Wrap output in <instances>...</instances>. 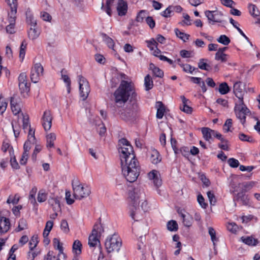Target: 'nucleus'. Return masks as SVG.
Returning a JSON list of instances; mask_svg holds the SVG:
<instances>
[{"label":"nucleus","instance_id":"2f4dec72","mask_svg":"<svg viewBox=\"0 0 260 260\" xmlns=\"http://www.w3.org/2000/svg\"><path fill=\"white\" fill-rule=\"evenodd\" d=\"M66 73V71H64V70H62L61 71V79L63 80V82L67 84V92L69 94L71 92V82L69 77L67 75L65 74Z\"/></svg>","mask_w":260,"mask_h":260},{"label":"nucleus","instance_id":"338daca9","mask_svg":"<svg viewBox=\"0 0 260 260\" xmlns=\"http://www.w3.org/2000/svg\"><path fill=\"white\" fill-rule=\"evenodd\" d=\"M152 71L154 75L156 77L162 78L164 76V72L162 71L157 67H154L152 69Z\"/></svg>","mask_w":260,"mask_h":260},{"label":"nucleus","instance_id":"9d476101","mask_svg":"<svg viewBox=\"0 0 260 260\" xmlns=\"http://www.w3.org/2000/svg\"><path fill=\"white\" fill-rule=\"evenodd\" d=\"M80 96L85 100L90 92V87L88 81L82 76H78Z\"/></svg>","mask_w":260,"mask_h":260},{"label":"nucleus","instance_id":"e433bc0d","mask_svg":"<svg viewBox=\"0 0 260 260\" xmlns=\"http://www.w3.org/2000/svg\"><path fill=\"white\" fill-rule=\"evenodd\" d=\"M144 85L146 90L148 91L153 87V82L149 75H147L144 78Z\"/></svg>","mask_w":260,"mask_h":260},{"label":"nucleus","instance_id":"09e8293b","mask_svg":"<svg viewBox=\"0 0 260 260\" xmlns=\"http://www.w3.org/2000/svg\"><path fill=\"white\" fill-rule=\"evenodd\" d=\"M217 41L223 44V45H228L230 44L231 41L229 37H228L226 35H221L217 39Z\"/></svg>","mask_w":260,"mask_h":260},{"label":"nucleus","instance_id":"c756f323","mask_svg":"<svg viewBox=\"0 0 260 260\" xmlns=\"http://www.w3.org/2000/svg\"><path fill=\"white\" fill-rule=\"evenodd\" d=\"M150 160L153 164H157L161 160L159 152L155 149L151 150L150 154Z\"/></svg>","mask_w":260,"mask_h":260},{"label":"nucleus","instance_id":"69168bd1","mask_svg":"<svg viewBox=\"0 0 260 260\" xmlns=\"http://www.w3.org/2000/svg\"><path fill=\"white\" fill-rule=\"evenodd\" d=\"M197 201L202 208L206 209L207 207L208 204L205 202L203 196H198Z\"/></svg>","mask_w":260,"mask_h":260},{"label":"nucleus","instance_id":"4468645a","mask_svg":"<svg viewBox=\"0 0 260 260\" xmlns=\"http://www.w3.org/2000/svg\"><path fill=\"white\" fill-rule=\"evenodd\" d=\"M35 131L30 130L29 133H28L27 135V140L25 142L23 149L24 151L26 152L27 153L29 152V150L30 149L31 146L32 145L36 144V139L35 136Z\"/></svg>","mask_w":260,"mask_h":260},{"label":"nucleus","instance_id":"9b49d317","mask_svg":"<svg viewBox=\"0 0 260 260\" xmlns=\"http://www.w3.org/2000/svg\"><path fill=\"white\" fill-rule=\"evenodd\" d=\"M44 69L40 63H36L32 67L30 72V79L34 83H37L40 76L43 74Z\"/></svg>","mask_w":260,"mask_h":260},{"label":"nucleus","instance_id":"dca6fc26","mask_svg":"<svg viewBox=\"0 0 260 260\" xmlns=\"http://www.w3.org/2000/svg\"><path fill=\"white\" fill-rule=\"evenodd\" d=\"M10 105L13 113L16 115L21 112V103L19 99L15 96L11 97Z\"/></svg>","mask_w":260,"mask_h":260},{"label":"nucleus","instance_id":"f03ea898","mask_svg":"<svg viewBox=\"0 0 260 260\" xmlns=\"http://www.w3.org/2000/svg\"><path fill=\"white\" fill-rule=\"evenodd\" d=\"M127 200L128 202L129 215L135 221L140 220L143 213L150 209L147 200L143 196H129Z\"/></svg>","mask_w":260,"mask_h":260},{"label":"nucleus","instance_id":"20e7f679","mask_svg":"<svg viewBox=\"0 0 260 260\" xmlns=\"http://www.w3.org/2000/svg\"><path fill=\"white\" fill-rule=\"evenodd\" d=\"M119 152L120 153L121 164L137 160L134 154L133 147L128 141L125 139H121L119 140Z\"/></svg>","mask_w":260,"mask_h":260},{"label":"nucleus","instance_id":"c9c22d12","mask_svg":"<svg viewBox=\"0 0 260 260\" xmlns=\"http://www.w3.org/2000/svg\"><path fill=\"white\" fill-rule=\"evenodd\" d=\"M249 12L253 17H257L260 15V12L258 8L252 4H249L248 7Z\"/></svg>","mask_w":260,"mask_h":260},{"label":"nucleus","instance_id":"6e6552de","mask_svg":"<svg viewBox=\"0 0 260 260\" xmlns=\"http://www.w3.org/2000/svg\"><path fill=\"white\" fill-rule=\"evenodd\" d=\"M104 232V228L101 223L94 225L91 234L88 237V245L90 247H94L97 245H100V237Z\"/></svg>","mask_w":260,"mask_h":260},{"label":"nucleus","instance_id":"603ef678","mask_svg":"<svg viewBox=\"0 0 260 260\" xmlns=\"http://www.w3.org/2000/svg\"><path fill=\"white\" fill-rule=\"evenodd\" d=\"M208 233L211 237V239L213 243V245H215V242L218 241V239L216 237V231L213 228L209 227Z\"/></svg>","mask_w":260,"mask_h":260},{"label":"nucleus","instance_id":"ea45409f","mask_svg":"<svg viewBox=\"0 0 260 260\" xmlns=\"http://www.w3.org/2000/svg\"><path fill=\"white\" fill-rule=\"evenodd\" d=\"M82 244L81 242L76 240L74 241L73 245V250L77 254H80L81 253Z\"/></svg>","mask_w":260,"mask_h":260},{"label":"nucleus","instance_id":"ddd939ff","mask_svg":"<svg viewBox=\"0 0 260 260\" xmlns=\"http://www.w3.org/2000/svg\"><path fill=\"white\" fill-rule=\"evenodd\" d=\"M233 92L235 96L238 99V101H244L243 96L245 91L244 86L241 82H237L234 84Z\"/></svg>","mask_w":260,"mask_h":260},{"label":"nucleus","instance_id":"4be33fe9","mask_svg":"<svg viewBox=\"0 0 260 260\" xmlns=\"http://www.w3.org/2000/svg\"><path fill=\"white\" fill-rule=\"evenodd\" d=\"M152 255L154 260H167L166 252L162 250L152 251Z\"/></svg>","mask_w":260,"mask_h":260},{"label":"nucleus","instance_id":"a19ab883","mask_svg":"<svg viewBox=\"0 0 260 260\" xmlns=\"http://www.w3.org/2000/svg\"><path fill=\"white\" fill-rule=\"evenodd\" d=\"M228 55L225 53H220L216 52L215 55V59L221 62H225L228 61Z\"/></svg>","mask_w":260,"mask_h":260},{"label":"nucleus","instance_id":"c03bdc74","mask_svg":"<svg viewBox=\"0 0 260 260\" xmlns=\"http://www.w3.org/2000/svg\"><path fill=\"white\" fill-rule=\"evenodd\" d=\"M175 32L176 36L183 42H186L190 37L189 35L180 31L178 28L175 29Z\"/></svg>","mask_w":260,"mask_h":260},{"label":"nucleus","instance_id":"de8ad7c7","mask_svg":"<svg viewBox=\"0 0 260 260\" xmlns=\"http://www.w3.org/2000/svg\"><path fill=\"white\" fill-rule=\"evenodd\" d=\"M84 196H66L65 199L68 205H72L75 200H81Z\"/></svg>","mask_w":260,"mask_h":260},{"label":"nucleus","instance_id":"5701e85b","mask_svg":"<svg viewBox=\"0 0 260 260\" xmlns=\"http://www.w3.org/2000/svg\"><path fill=\"white\" fill-rule=\"evenodd\" d=\"M117 10L119 16L125 15L127 12V6L126 2L123 0H119Z\"/></svg>","mask_w":260,"mask_h":260},{"label":"nucleus","instance_id":"39448f33","mask_svg":"<svg viewBox=\"0 0 260 260\" xmlns=\"http://www.w3.org/2000/svg\"><path fill=\"white\" fill-rule=\"evenodd\" d=\"M122 245V241L120 237L116 234L107 238L105 246L108 253L118 252Z\"/></svg>","mask_w":260,"mask_h":260},{"label":"nucleus","instance_id":"a211bd4d","mask_svg":"<svg viewBox=\"0 0 260 260\" xmlns=\"http://www.w3.org/2000/svg\"><path fill=\"white\" fill-rule=\"evenodd\" d=\"M178 213L181 216L182 222L185 226L189 227L192 224V218L189 214H186L185 211L182 209H178Z\"/></svg>","mask_w":260,"mask_h":260},{"label":"nucleus","instance_id":"1a4fd4ad","mask_svg":"<svg viewBox=\"0 0 260 260\" xmlns=\"http://www.w3.org/2000/svg\"><path fill=\"white\" fill-rule=\"evenodd\" d=\"M74 191L73 195H89L91 193L90 187L85 184H81L77 178H74L72 182Z\"/></svg>","mask_w":260,"mask_h":260},{"label":"nucleus","instance_id":"13d9d810","mask_svg":"<svg viewBox=\"0 0 260 260\" xmlns=\"http://www.w3.org/2000/svg\"><path fill=\"white\" fill-rule=\"evenodd\" d=\"M103 39L105 42L107 44V45L110 48H113L114 46V43L113 40L111 38H109L106 35H104Z\"/></svg>","mask_w":260,"mask_h":260},{"label":"nucleus","instance_id":"c85d7f7f","mask_svg":"<svg viewBox=\"0 0 260 260\" xmlns=\"http://www.w3.org/2000/svg\"><path fill=\"white\" fill-rule=\"evenodd\" d=\"M19 88L21 94L24 97H25L27 95L29 91L30 83L29 82L19 83Z\"/></svg>","mask_w":260,"mask_h":260},{"label":"nucleus","instance_id":"b1692460","mask_svg":"<svg viewBox=\"0 0 260 260\" xmlns=\"http://www.w3.org/2000/svg\"><path fill=\"white\" fill-rule=\"evenodd\" d=\"M202 133L204 138L208 141L212 139V137L215 136V131L210 129L208 127H203Z\"/></svg>","mask_w":260,"mask_h":260},{"label":"nucleus","instance_id":"f3484780","mask_svg":"<svg viewBox=\"0 0 260 260\" xmlns=\"http://www.w3.org/2000/svg\"><path fill=\"white\" fill-rule=\"evenodd\" d=\"M146 42L147 44L148 47L152 51V53L154 56L158 57L160 55L161 51L158 49V43L154 39L152 38L150 40L146 41Z\"/></svg>","mask_w":260,"mask_h":260},{"label":"nucleus","instance_id":"2eb2a0df","mask_svg":"<svg viewBox=\"0 0 260 260\" xmlns=\"http://www.w3.org/2000/svg\"><path fill=\"white\" fill-rule=\"evenodd\" d=\"M42 125L45 131L49 130L52 125V117L50 111H44L42 118Z\"/></svg>","mask_w":260,"mask_h":260},{"label":"nucleus","instance_id":"a878e982","mask_svg":"<svg viewBox=\"0 0 260 260\" xmlns=\"http://www.w3.org/2000/svg\"><path fill=\"white\" fill-rule=\"evenodd\" d=\"M40 32L38 27H30L28 30L27 35L29 39L35 40L40 36Z\"/></svg>","mask_w":260,"mask_h":260},{"label":"nucleus","instance_id":"49530a36","mask_svg":"<svg viewBox=\"0 0 260 260\" xmlns=\"http://www.w3.org/2000/svg\"><path fill=\"white\" fill-rule=\"evenodd\" d=\"M114 0H107L106 1V7L104 8V4L102 3V9L105 10L107 14L109 16L111 15V6L113 3Z\"/></svg>","mask_w":260,"mask_h":260},{"label":"nucleus","instance_id":"7ed1b4c3","mask_svg":"<svg viewBox=\"0 0 260 260\" xmlns=\"http://www.w3.org/2000/svg\"><path fill=\"white\" fill-rule=\"evenodd\" d=\"M122 172L127 181L129 182L135 181L140 174V166L137 160L121 164Z\"/></svg>","mask_w":260,"mask_h":260},{"label":"nucleus","instance_id":"7c9ffc66","mask_svg":"<svg viewBox=\"0 0 260 260\" xmlns=\"http://www.w3.org/2000/svg\"><path fill=\"white\" fill-rule=\"evenodd\" d=\"M47 144L48 149H50L54 146V142L56 140V135L54 133H50L46 136Z\"/></svg>","mask_w":260,"mask_h":260},{"label":"nucleus","instance_id":"bf43d9fd","mask_svg":"<svg viewBox=\"0 0 260 260\" xmlns=\"http://www.w3.org/2000/svg\"><path fill=\"white\" fill-rule=\"evenodd\" d=\"M232 126V119L231 118L228 119L223 125V131L225 133L230 132V128Z\"/></svg>","mask_w":260,"mask_h":260},{"label":"nucleus","instance_id":"cd10ccee","mask_svg":"<svg viewBox=\"0 0 260 260\" xmlns=\"http://www.w3.org/2000/svg\"><path fill=\"white\" fill-rule=\"evenodd\" d=\"M157 108L156 117L158 119H161L165 112V107L161 102H157L156 104Z\"/></svg>","mask_w":260,"mask_h":260},{"label":"nucleus","instance_id":"37998d69","mask_svg":"<svg viewBox=\"0 0 260 260\" xmlns=\"http://www.w3.org/2000/svg\"><path fill=\"white\" fill-rule=\"evenodd\" d=\"M218 91L221 94H225L230 91V87L226 82H223L219 85Z\"/></svg>","mask_w":260,"mask_h":260},{"label":"nucleus","instance_id":"3c124183","mask_svg":"<svg viewBox=\"0 0 260 260\" xmlns=\"http://www.w3.org/2000/svg\"><path fill=\"white\" fill-rule=\"evenodd\" d=\"M8 103L6 100L0 97V114H3L6 111Z\"/></svg>","mask_w":260,"mask_h":260},{"label":"nucleus","instance_id":"8fccbe9b","mask_svg":"<svg viewBox=\"0 0 260 260\" xmlns=\"http://www.w3.org/2000/svg\"><path fill=\"white\" fill-rule=\"evenodd\" d=\"M27 226V221L26 219L24 218H21L19 220L18 222V228L16 230L17 232H20L24 229H26Z\"/></svg>","mask_w":260,"mask_h":260},{"label":"nucleus","instance_id":"0eeeda50","mask_svg":"<svg viewBox=\"0 0 260 260\" xmlns=\"http://www.w3.org/2000/svg\"><path fill=\"white\" fill-rule=\"evenodd\" d=\"M234 112L236 117L240 120L242 125L246 122V116L250 113V111L244 104V101H237L235 103Z\"/></svg>","mask_w":260,"mask_h":260},{"label":"nucleus","instance_id":"6ab92c4d","mask_svg":"<svg viewBox=\"0 0 260 260\" xmlns=\"http://www.w3.org/2000/svg\"><path fill=\"white\" fill-rule=\"evenodd\" d=\"M10 228V220L5 217H0V233H7Z\"/></svg>","mask_w":260,"mask_h":260},{"label":"nucleus","instance_id":"393cba45","mask_svg":"<svg viewBox=\"0 0 260 260\" xmlns=\"http://www.w3.org/2000/svg\"><path fill=\"white\" fill-rule=\"evenodd\" d=\"M234 201L236 204H239L245 206L251 205L250 199L248 198V196H236L234 198Z\"/></svg>","mask_w":260,"mask_h":260},{"label":"nucleus","instance_id":"79ce46f5","mask_svg":"<svg viewBox=\"0 0 260 260\" xmlns=\"http://www.w3.org/2000/svg\"><path fill=\"white\" fill-rule=\"evenodd\" d=\"M49 204L53 207V210L56 208L55 206H57V208H60V204L59 200L55 196H52L48 199Z\"/></svg>","mask_w":260,"mask_h":260},{"label":"nucleus","instance_id":"864d4df0","mask_svg":"<svg viewBox=\"0 0 260 260\" xmlns=\"http://www.w3.org/2000/svg\"><path fill=\"white\" fill-rule=\"evenodd\" d=\"M12 125L14 134V136L16 138L19 136L20 130V124L18 123L17 122H14V121L12 122Z\"/></svg>","mask_w":260,"mask_h":260},{"label":"nucleus","instance_id":"4d7b16f0","mask_svg":"<svg viewBox=\"0 0 260 260\" xmlns=\"http://www.w3.org/2000/svg\"><path fill=\"white\" fill-rule=\"evenodd\" d=\"M53 243L54 248L59 250V254L63 253V247L60 243L59 240L57 238H54Z\"/></svg>","mask_w":260,"mask_h":260},{"label":"nucleus","instance_id":"680f3d73","mask_svg":"<svg viewBox=\"0 0 260 260\" xmlns=\"http://www.w3.org/2000/svg\"><path fill=\"white\" fill-rule=\"evenodd\" d=\"M227 229L229 231L235 233L237 231L238 228V225L235 223L231 222L229 223L227 225Z\"/></svg>","mask_w":260,"mask_h":260},{"label":"nucleus","instance_id":"aec40b11","mask_svg":"<svg viewBox=\"0 0 260 260\" xmlns=\"http://www.w3.org/2000/svg\"><path fill=\"white\" fill-rule=\"evenodd\" d=\"M148 177L150 180H153L154 184L159 186L161 184V180L159 177V173L156 170H152L148 173Z\"/></svg>","mask_w":260,"mask_h":260},{"label":"nucleus","instance_id":"58836bf2","mask_svg":"<svg viewBox=\"0 0 260 260\" xmlns=\"http://www.w3.org/2000/svg\"><path fill=\"white\" fill-rule=\"evenodd\" d=\"M183 71L192 74L193 71H198V69L191 66L188 64H179Z\"/></svg>","mask_w":260,"mask_h":260},{"label":"nucleus","instance_id":"6e6d98bb","mask_svg":"<svg viewBox=\"0 0 260 260\" xmlns=\"http://www.w3.org/2000/svg\"><path fill=\"white\" fill-rule=\"evenodd\" d=\"M38 243V240L37 236H33L29 242L30 250L32 251V250L37 246Z\"/></svg>","mask_w":260,"mask_h":260},{"label":"nucleus","instance_id":"f8f14e48","mask_svg":"<svg viewBox=\"0 0 260 260\" xmlns=\"http://www.w3.org/2000/svg\"><path fill=\"white\" fill-rule=\"evenodd\" d=\"M205 14L207 17L209 22H212V24L215 22H222L221 17L222 16V14L221 12L215 11H211L208 10L205 12Z\"/></svg>","mask_w":260,"mask_h":260},{"label":"nucleus","instance_id":"423d86ee","mask_svg":"<svg viewBox=\"0 0 260 260\" xmlns=\"http://www.w3.org/2000/svg\"><path fill=\"white\" fill-rule=\"evenodd\" d=\"M139 110V105L136 101H133L126 107L120 112V117L125 120L133 118Z\"/></svg>","mask_w":260,"mask_h":260},{"label":"nucleus","instance_id":"e2e57ef3","mask_svg":"<svg viewBox=\"0 0 260 260\" xmlns=\"http://www.w3.org/2000/svg\"><path fill=\"white\" fill-rule=\"evenodd\" d=\"M228 164L232 168H237L239 165V161L234 158H229L228 160Z\"/></svg>","mask_w":260,"mask_h":260},{"label":"nucleus","instance_id":"a18cd8bd","mask_svg":"<svg viewBox=\"0 0 260 260\" xmlns=\"http://www.w3.org/2000/svg\"><path fill=\"white\" fill-rule=\"evenodd\" d=\"M26 46L27 43H26L25 41H23L21 44L19 51V57L21 59V61H23L24 58Z\"/></svg>","mask_w":260,"mask_h":260},{"label":"nucleus","instance_id":"f257e3e1","mask_svg":"<svg viewBox=\"0 0 260 260\" xmlns=\"http://www.w3.org/2000/svg\"><path fill=\"white\" fill-rule=\"evenodd\" d=\"M137 97L134 84L131 80H121L113 93L114 103L119 107L123 106L128 101L131 103L133 101H137Z\"/></svg>","mask_w":260,"mask_h":260},{"label":"nucleus","instance_id":"0e129e2a","mask_svg":"<svg viewBox=\"0 0 260 260\" xmlns=\"http://www.w3.org/2000/svg\"><path fill=\"white\" fill-rule=\"evenodd\" d=\"M42 149V146L40 145L36 144L35 148L34 150L31 157L34 161L36 160L37 154L40 152Z\"/></svg>","mask_w":260,"mask_h":260},{"label":"nucleus","instance_id":"bb28decb","mask_svg":"<svg viewBox=\"0 0 260 260\" xmlns=\"http://www.w3.org/2000/svg\"><path fill=\"white\" fill-rule=\"evenodd\" d=\"M241 239L243 243L249 246H255L258 243V240L252 236L242 237Z\"/></svg>","mask_w":260,"mask_h":260},{"label":"nucleus","instance_id":"412c9836","mask_svg":"<svg viewBox=\"0 0 260 260\" xmlns=\"http://www.w3.org/2000/svg\"><path fill=\"white\" fill-rule=\"evenodd\" d=\"M180 98L182 102V106H181L180 108V110L187 114H191L192 109L188 105V103L189 102V100L183 95L181 96Z\"/></svg>","mask_w":260,"mask_h":260},{"label":"nucleus","instance_id":"5fc2aeb1","mask_svg":"<svg viewBox=\"0 0 260 260\" xmlns=\"http://www.w3.org/2000/svg\"><path fill=\"white\" fill-rule=\"evenodd\" d=\"M167 228L170 231H176L178 229V224L176 221L171 220L167 223Z\"/></svg>","mask_w":260,"mask_h":260},{"label":"nucleus","instance_id":"4c0bfd02","mask_svg":"<svg viewBox=\"0 0 260 260\" xmlns=\"http://www.w3.org/2000/svg\"><path fill=\"white\" fill-rule=\"evenodd\" d=\"M207 60V59L204 58L200 59L198 62L199 68L201 70L209 71L211 69V67L209 64L207 63L206 61Z\"/></svg>","mask_w":260,"mask_h":260},{"label":"nucleus","instance_id":"774afa93","mask_svg":"<svg viewBox=\"0 0 260 260\" xmlns=\"http://www.w3.org/2000/svg\"><path fill=\"white\" fill-rule=\"evenodd\" d=\"M27 22L30 27H37V21L32 16H29L27 17Z\"/></svg>","mask_w":260,"mask_h":260},{"label":"nucleus","instance_id":"473e14b6","mask_svg":"<svg viewBox=\"0 0 260 260\" xmlns=\"http://www.w3.org/2000/svg\"><path fill=\"white\" fill-rule=\"evenodd\" d=\"M95 126H96V130L101 136L105 135L106 132V128L100 118H98V123H95Z\"/></svg>","mask_w":260,"mask_h":260},{"label":"nucleus","instance_id":"72a5a7b5","mask_svg":"<svg viewBox=\"0 0 260 260\" xmlns=\"http://www.w3.org/2000/svg\"><path fill=\"white\" fill-rule=\"evenodd\" d=\"M11 11L8 13V21L9 23H15L16 18L17 7H12Z\"/></svg>","mask_w":260,"mask_h":260},{"label":"nucleus","instance_id":"f704fd0d","mask_svg":"<svg viewBox=\"0 0 260 260\" xmlns=\"http://www.w3.org/2000/svg\"><path fill=\"white\" fill-rule=\"evenodd\" d=\"M21 115L23 117V129H24V132H25L26 131H28L29 133L30 130L35 131V129H33L30 127L28 116H25L23 114V113H21Z\"/></svg>","mask_w":260,"mask_h":260},{"label":"nucleus","instance_id":"052dcab7","mask_svg":"<svg viewBox=\"0 0 260 260\" xmlns=\"http://www.w3.org/2000/svg\"><path fill=\"white\" fill-rule=\"evenodd\" d=\"M230 22L233 25V26L234 27H235L238 30V31L240 32V34L242 36H243L246 39H248V38L244 34L243 31L239 27L237 26V24H238V22L235 21L234 20L233 18H232L230 19Z\"/></svg>","mask_w":260,"mask_h":260}]
</instances>
